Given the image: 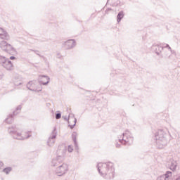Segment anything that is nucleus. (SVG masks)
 I'll return each instance as SVG.
<instances>
[{
    "mask_svg": "<svg viewBox=\"0 0 180 180\" xmlns=\"http://www.w3.org/2000/svg\"><path fill=\"white\" fill-rule=\"evenodd\" d=\"M119 143L126 146L127 143H133V138L131 137V134L130 131L127 130L124 133L122 134V136L118 139Z\"/></svg>",
    "mask_w": 180,
    "mask_h": 180,
    "instance_id": "0eeeda50",
    "label": "nucleus"
},
{
    "mask_svg": "<svg viewBox=\"0 0 180 180\" xmlns=\"http://www.w3.org/2000/svg\"><path fill=\"white\" fill-rule=\"evenodd\" d=\"M51 112H52L53 114H54V110H52Z\"/></svg>",
    "mask_w": 180,
    "mask_h": 180,
    "instance_id": "f704fd0d",
    "label": "nucleus"
},
{
    "mask_svg": "<svg viewBox=\"0 0 180 180\" xmlns=\"http://www.w3.org/2000/svg\"><path fill=\"white\" fill-rule=\"evenodd\" d=\"M122 18H124V13L123 11H120L117 15V20L118 23L121 22Z\"/></svg>",
    "mask_w": 180,
    "mask_h": 180,
    "instance_id": "6ab92c4d",
    "label": "nucleus"
},
{
    "mask_svg": "<svg viewBox=\"0 0 180 180\" xmlns=\"http://www.w3.org/2000/svg\"><path fill=\"white\" fill-rule=\"evenodd\" d=\"M0 39L2 40H9L10 37L8 32L4 30L3 28L0 27Z\"/></svg>",
    "mask_w": 180,
    "mask_h": 180,
    "instance_id": "2eb2a0df",
    "label": "nucleus"
},
{
    "mask_svg": "<svg viewBox=\"0 0 180 180\" xmlns=\"http://www.w3.org/2000/svg\"><path fill=\"white\" fill-rule=\"evenodd\" d=\"M157 180H168L167 176H164V174L158 176Z\"/></svg>",
    "mask_w": 180,
    "mask_h": 180,
    "instance_id": "4be33fe9",
    "label": "nucleus"
},
{
    "mask_svg": "<svg viewBox=\"0 0 180 180\" xmlns=\"http://www.w3.org/2000/svg\"><path fill=\"white\" fill-rule=\"evenodd\" d=\"M62 46L65 47L66 50H71V49H74V47L77 46V42H75V39H69L66 41H63Z\"/></svg>",
    "mask_w": 180,
    "mask_h": 180,
    "instance_id": "9b49d317",
    "label": "nucleus"
},
{
    "mask_svg": "<svg viewBox=\"0 0 180 180\" xmlns=\"http://www.w3.org/2000/svg\"><path fill=\"white\" fill-rule=\"evenodd\" d=\"M21 109H22V106L21 105H18L16 108V110L13 112V116L18 115V113H19V112H20Z\"/></svg>",
    "mask_w": 180,
    "mask_h": 180,
    "instance_id": "412c9836",
    "label": "nucleus"
},
{
    "mask_svg": "<svg viewBox=\"0 0 180 180\" xmlns=\"http://www.w3.org/2000/svg\"><path fill=\"white\" fill-rule=\"evenodd\" d=\"M70 117H72V119L74 120L73 125L69 124V127L70 129H72L73 127H75V125L77 124V118H75V116L74 115V114H70L68 117H67V116L62 117V118L64 119V120H66V122H68V120H70Z\"/></svg>",
    "mask_w": 180,
    "mask_h": 180,
    "instance_id": "ddd939ff",
    "label": "nucleus"
},
{
    "mask_svg": "<svg viewBox=\"0 0 180 180\" xmlns=\"http://www.w3.org/2000/svg\"><path fill=\"white\" fill-rule=\"evenodd\" d=\"M172 172L167 171V172H166V173L165 174H163V176H167V180H168V178H169V175H172Z\"/></svg>",
    "mask_w": 180,
    "mask_h": 180,
    "instance_id": "b1692460",
    "label": "nucleus"
},
{
    "mask_svg": "<svg viewBox=\"0 0 180 180\" xmlns=\"http://www.w3.org/2000/svg\"><path fill=\"white\" fill-rule=\"evenodd\" d=\"M56 119H61V114L60 112L56 114Z\"/></svg>",
    "mask_w": 180,
    "mask_h": 180,
    "instance_id": "a878e982",
    "label": "nucleus"
},
{
    "mask_svg": "<svg viewBox=\"0 0 180 180\" xmlns=\"http://www.w3.org/2000/svg\"><path fill=\"white\" fill-rule=\"evenodd\" d=\"M152 50L155 51V53L157 54V56H160L161 51L164 50V47L162 46L161 45L158 44H153L152 46Z\"/></svg>",
    "mask_w": 180,
    "mask_h": 180,
    "instance_id": "4468645a",
    "label": "nucleus"
},
{
    "mask_svg": "<svg viewBox=\"0 0 180 180\" xmlns=\"http://www.w3.org/2000/svg\"><path fill=\"white\" fill-rule=\"evenodd\" d=\"M3 77H4V74H2V73L0 72V79H2Z\"/></svg>",
    "mask_w": 180,
    "mask_h": 180,
    "instance_id": "2f4dec72",
    "label": "nucleus"
},
{
    "mask_svg": "<svg viewBox=\"0 0 180 180\" xmlns=\"http://www.w3.org/2000/svg\"><path fill=\"white\" fill-rule=\"evenodd\" d=\"M98 172L105 179H112L113 176V162H100L97 165Z\"/></svg>",
    "mask_w": 180,
    "mask_h": 180,
    "instance_id": "f257e3e1",
    "label": "nucleus"
},
{
    "mask_svg": "<svg viewBox=\"0 0 180 180\" xmlns=\"http://www.w3.org/2000/svg\"><path fill=\"white\" fill-rule=\"evenodd\" d=\"M8 133L11 136L14 140H26L32 136L29 134L30 131L25 132V135L19 132V127L16 125H12L8 127Z\"/></svg>",
    "mask_w": 180,
    "mask_h": 180,
    "instance_id": "f03ea898",
    "label": "nucleus"
},
{
    "mask_svg": "<svg viewBox=\"0 0 180 180\" xmlns=\"http://www.w3.org/2000/svg\"><path fill=\"white\" fill-rule=\"evenodd\" d=\"M120 146H121L120 143H117L115 144V147H116L117 148H120Z\"/></svg>",
    "mask_w": 180,
    "mask_h": 180,
    "instance_id": "c756f323",
    "label": "nucleus"
},
{
    "mask_svg": "<svg viewBox=\"0 0 180 180\" xmlns=\"http://www.w3.org/2000/svg\"><path fill=\"white\" fill-rule=\"evenodd\" d=\"M77 136H78L77 132H73L72 134V140L74 141L75 150H79L78 143L77 142Z\"/></svg>",
    "mask_w": 180,
    "mask_h": 180,
    "instance_id": "f3484780",
    "label": "nucleus"
},
{
    "mask_svg": "<svg viewBox=\"0 0 180 180\" xmlns=\"http://www.w3.org/2000/svg\"><path fill=\"white\" fill-rule=\"evenodd\" d=\"M35 54H37V56H39V57H41V56L40 55V53H39V51H34Z\"/></svg>",
    "mask_w": 180,
    "mask_h": 180,
    "instance_id": "cd10ccee",
    "label": "nucleus"
},
{
    "mask_svg": "<svg viewBox=\"0 0 180 180\" xmlns=\"http://www.w3.org/2000/svg\"><path fill=\"white\" fill-rule=\"evenodd\" d=\"M155 140L156 141L157 146L159 148H164L168 143L167 139V133L162 129H159L155 135Z\"/></svg>",
    "mask_w": 180,
    "mask_h": 180,
    "instance_id": "7ed1b4c3",
    "label": "nucleus"
},
{
    "mask_svg": "<svg viewBox=\"0 0 180 180\" xmlns=\"http://www.w3.org/2000/svg\"><path fill=\"white\" fill-rule=\"evenodd\" d=\"M57 153L58 155L51 161L52 167H58V165L60 166V164L64 161V158L65 157V150H58Z\"/></svg>",
    "mask_w": 180,
    "mask_h": 180,
    "instance_id": "39448f33",
    "label": "nucleus"
},
{
    "mask_svg": "<svg viewBox=\"0 0 180 180\" xmlns=\"http://www.w3.org/2000/svg\"><path fill=\"white\" fill-rule=\"evenodd\" d=\"M22 82L20 81L19 82H18V81L14 80V85H15V86H19V85H22Z\"/></svg>",
    "mask_w": 180,
    "mask_h": 180,
    "instance_id": "393cba45",
    "label": "nucleus"
},
{
    "mask_svg": "<svg viewBox=\"0 0 180 180\" xmlns=\"http://www.w3.org/2000/svg\"><path fill=\"white\" fill-rule=\"evenodd\" d=\"M165 47H167V49H169V50H171V47L169 46V44H167Z\"/></svg>",
    "mask_w": 180,
    "mask_h": 180,
    "instance_id": "473e14b6",
    "label": "nucleus"
},
{
    "mask_svg": "<svg viewBox=\"0 0 180 180\" xmlns=\"http://www.w3.org/2000/svg\"><path fill=\"white\" fill-rule=\"evenodd\" d=\"M0 65L6 71H13V63L8 58L0 56Z\"/></svg>",
    "mask_w": 180,
    "mask_h": 180,
    "instance_id": "423d86ee",
    "label": "nucleus"
},
{
    "mask_svg": "<svg viewBox=\"0 0 180 180\" xmlns=\"http://www.w3.org/2000/svg\"><path fill=\"white\" fill-rule=\"evenodd\" d=\"M56 174L58 175V176H63V175H65L67 172H68V165L66 163H63L62 165H60L56 169Z\"/></svg>",
    "mask_w": 180,
    "mask_h": 180,
    "instance_id": "1a4fd4ad",
    "label": "nucleus"
},
{
    "mask_svg": "<svg viewBox=\"0 0 180 180\" xmlns=\"http://www.w3.org/2000/svg\"><path fill=\"white\" fill-rule=\"evenodd\" d=\"M109 11H112V8H108L107 11H105V13H108V12H109Z\"/></svg>",
    "mask_w": 180,
    "mask_h": 180,
    "instance_id": "72a5a7b5",
    "label": "nucleus"
},
{
    "mask_svg": "<svg viewBox=\"0 0 180 180\" xmlns=\"http://www.w3.org/2000/svg\"><path fill=\"white\" fill-rule=\"evenodd\" d=\"M178 167V165L176 163V161L173 160L171 162V165L169 167V169H171V171H176V167Z\"/></svg>",
    "mask_w": 180,
    "mask_h": 180,
    "instance_id": "a211bd4d",
    "label": "nucleus"
},
{
    "mask_svg": "<svg viewBox=\"0 0 180 180\" xmlns=\"http://www.w3.org/2000/svg\"><path fill=\"white\" fill-rule=\"evenodd\" d=\"M4 165H5L4 162L0 160V171H1V169H2V168H4Z\"/></svg>",
    "mask_w": 180,
    "mask_h": 180,
    "instance_id": "bb28decb",
    "label": "nucleus"
},
{
    "mask_svg": "<svg viewBox=\"0 0 180 180\" xmlns=\"http://www.w3.org/2000/svg\"><path fill=\"white\" fill-rule=\"evenodd\" d=\"M56 137H57V128L54 127L46 142V144L49 147H53L54 146V143H56Z\"/></svg>",
    "mask_w": 180,
    "mask_h": 180,
    "instance_id": "9d476101",
    "label": "nucleus"
},
{
    "mask_svg": "<svg viewBox=\"0 0 180 180\" xmlns=\"http://www.w3.org/2000/svg\"><path fill=\"white\" fill-rule=\"evenodd\" d=\"M39 85H47L50 82V77L46 75L39 77Z\"/></svg>",
    "mask_w": 180,
    "mask_h": 180,
    "instance_id": "f8f14e48",
    "label": "nucleus"
},
{
    "mask_svg": "<svg viewBox=\"0 0 180 180\" xmlns=\"http://www.w3.org/2000/svg\"><path fill=\"white\" fill-rule=\"evenodd\" d=\"M6 123H11L13 122V115H9L8 117L5 120Z\"/></svg>",
    "mask_w": 180,
    "mask_h": 180,
    "instance_id": "aec40b11",
    "label": "nucleus"
},
{
    "mask_svg": "<svg viewBox=\"0 0 180 180\" xmlns=\"http://www.w3.org/2000/svg\"><path fill=\"white\" fill-rule=\"evenodd\" d=\"M0 49L7 54L10 56H14L16 54V49L11 44L8 43L6 41H1L0 42Z\"/></svg>",
    "mask_w": 180,
    "mask_h": 180,
    "instance_id": "20e7f679",
    "label": "nucleus"
},
{
    "mask_svg": "<svg viewBox=\"0 0 180 180\" xmlns=\"http://www.w3.org/2000/svg\"><path fill=\"white\" fill-rule=\"evenodd\" d=\"M27 88L30 91H32L34 92H41L43 88L41 87V85L38 84L36 81H31L29 82L27 84Z\"/></svg>",
    "mask_w": 180,
    "mask_h": 180,
    "instance_id": "6e6552de",
    "label": "nucleus"
},
{
    "mask_svg": "<svg viewBox=\"0 0 180 180\" xmlns=\"http://www.w3.org/2000/svg\"><path fill=\"white\" fill-rule=\"evenodd\" d=\"M68 153H72V151H74V148H72V146H71V145L68 146Z\"/></svg>",
    "mask_w": 180,
    "mask_h": 180,
    "instance_id": "5701e85b",
    "label": "nucleus"
},
{
    "mask_svg": "<svg viewBox=\"0 0 180 180\" xmlns=\"http://www.w3.org/2000/svg\"><path fill=\"white\" fill-rule=\"evenodd\" d=\"M10 60H16V58L15 56H11Z\"/></svg>",
    "mask_w": 180,
    "mask_h": 180,
    "instance_id": "7c9ffc66",
    "label": "nucleus"
},
{
    "mask_svg": "<svg viewBox=\"0 0 180 180\" xmlns=\"http://www.w3.org/2000/svg\"><path fill=\"white\" fill-rule=\"evenodd\" d=\"M12 171H13L12 167H6L1 170V172L5 174V175H9Z\"/></svg>",
    "mask_w": 180,
    "mask_h": 180,
    "instance_id": "dca6fc26",
    "label": "nucleus"
},
{
    "mask_svg": "<svg viewBox=\"0 0 180 180\" xmlns=\"http://www.w3.org/2000/svg\"><path fill=\"white\" fill-rule=\"evenodd\" d=\"M168 57V55L164 56V55H160V58H167Z\"/></svg>",
    "mask_w": 180,
    "mask_h": 180,
    "instance_id": "c85d7f7f",
    "label": "nucleus"
}]
</instances>
